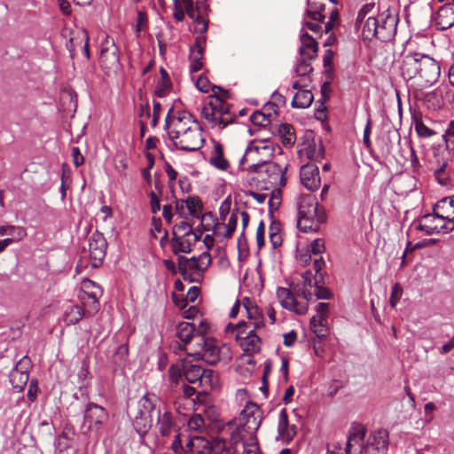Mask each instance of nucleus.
Returning <instances> with one entry per match:
<instances>
[{"label":"nucleus","mask_w":454,"mask_h":454,"mask_svg":"<svg viewBox=\"0 0 454 454\" xmlns=\"http://www.w3.org/2000/svg\"><path fill=\"white\" fill-rule=\"evenodd\" d=\"M400 70L404 80L417 79L422 87L435 83L441 74L439 63L420 52H409L403 55Z\"/></svg>","instance_id":"obj_1"},{"label":"nucleus","mask_w":454,"mask_h":454,"mask_svg":"<svg viewBox=\"0 0 454 454\" xmlns=\"http://www.w3.org/2000/svg\"><path fill=\"white\" fill-rule=\"evenodd\" d=\"M298 209V226L301 231H317L319 224L326 219V215L316 197L312 194H302L299 197L297 202Z\"/></svg>","instance_id":"obj_2"},{"label":"nucleus","mask_w":454,"mask_h":454,"mask_svg":"<svg viewBox=\"0 0 454 454\" xmlns=\"http://www.w3.org/2000/svg\"><path fill=\"white\" fill-rule=\"evenodd\" d=\"M275 152L273 143L268 139L254 140L247 146L245 154L240 160V164L251 161L248 167L249 172H262V166L269 162Z\"/></svg>","instance_id":"obj_3"},{"label":"nucleus","mask_w":454,"mask_h":454,"mask_svg":"<svg viewBox=\"0 0 454 454\" xmlns=\"http://www.w3.org/2000/svg\"><path fill=\"white\" fill-rule=\"evenodd\" d=\"M262 419V411L261 408L253 403H247L241 411L239 417V426L235 432H239L240 435L246 433L250 436L255 435V432L261 426Z\"/></svg>","instance_id":"obj_4"},{"label":"nucleus","mask_w":454,"mask_h":454,"mask_svg":"<svg viewBox=\"0 0 454 454\" xmlns=\"http://www.w3.org/2000/svg\"><path fill=\"white\" fill-rule=\"evenodd\" d=\"M417 230L425 231L427 235L434 233H449L454 230V222L446 220L444 214L435 212L421 216Z\"/></svg>","instance_id":"obj_5"},{"label":"nucleus","mask_w":454,"mask_h":454,"mask_svg":"<svg viewBox=\"0 0 454 454\" xmlns=\"http://www.w3.org/2000/svg\"><path fill=\"white\" fill-rule=\"evenodd\" d=\"M388 446V433L385 429L372 432L365 445L356 449L355 454H386Z\"/></svg>","instance_id":"obj_6"},{"label":"nucleus","mask_w":454,"mask_h":454,"mask_svg":"<svg viewBox=\"0 0 454 454\" xmlns=\"http://www.w3.org/2000/svg\"><path fill=\"white\" fill-rule=\"evenodd\" d=\"M204 141L200 125H193L189 132H184V135L175 137V139H172L176 148L185 152H196L200 150Z\"/></svg>","instance_id":"obj_7"},{"label":"nucleus","mask_w":454,"mask_h":454,"mask_svg":"<svg viewBox=\"0 0 454 454\" xmlns=\"http://www.w3.org/2000/svg\"><path fill=\"white\" fill-rule=\"evenodd\" d=\"M89 257L92 268L99 267L106 254L107 241L103 233L94 231L88 239Z\"/></svg>","instance_id":"obj_8"},{"label":"nucleus","mask_w":454,"mask_h":454,"mask_svg":"<svg viewBox=\"0 0 454 454\" xmlns=\"http://www.w3.org/2000/svg\"><path fill=\"white\" fill-rule=\"evenodd\" d=\"M107 419L108 412L105 408L95 403H88L83 412L82 429L85 432L91 431L94 427L99 429Z\"/></svg>","instance_id":"obj_9"},{"label":"nucleus","mask_w":454,"mask_h":454,"mask_svg":"<svg viewBox=\"0 0 454 454\" xmlns=\"http://www.w3.org/2000/svg\"><path fill=\"white\" fill-rule=\"evenodd\" d=\"M193 125H199L197 121L192 120V116L186 113H179L177 116H169V113L166 118V126L168 129V136L170 139H175V137L184 135V132H189Z\"/></svg>","instance_id":"obj_10"},{"label":"nucleus","mask_w":454,"mask_h":454,"mask_svg":"<svg viewBox=\"0 0 454 454\" xmlns=\"http://www.w3.org/2000/svg\"><path fill=\"white\" fill-rule=\"evenodd\" d=\"M99 63L106 74L116 72L120 67L118 48L114 44V42L113 40L110 41L108 37H106L103 43L100 51Z\"/></svg>","instance_id":"obj_11"},{"label":"nucleus","mask_w":454,"mask_h":454,"mask_svg":"<svg viewBox=\"0 0 454 454\" xmlns=\"http://www.w3.org/2000/svg\"><path fill=\"white\" fill-rule=\"evenodd\" d=\"M232 454H260L259 445L255 435H240L239 432L231 434Z\"/></svg>","instance_id":"obj_12"},{"label":"nucleus","mask_w":454,"mask_h":454,"mask_svg":"<svg viewBox=\"0 0 454 454\" xmlns=\"http://www.w3.org/2000/svg\"><path fill=\"white\" fill-rule=\"evenodd\" d=\"M29 364L30 359L28 356H23L9 374V381L12 388L17 390V392L22 391L28 381V372L27 369Z\"/></svg>","instance_id":"obj_13"},{"label":"nucleus","mask_w":454,"mask_h":454,"mask_svg":"<svg viewBox=\"0 0 454 454\" xmlns=\"http://www.w3.org/2000/svg\"><path fill=\"white\" fill-rule=\"evenodd\" d=\"M365 427L357 422H353L348 429V439L344 452L340 454H355L356 449L365 445Z\"/></svg>","instance_id":"obj_14"},{"label":"nucleus","mask_w":454,"mask_h":454,"mask_svg":"<svg viewBox=\"0 0 454 454\" xmlns=\"http://www.w3.org/2000/svg\"><path fill=\"white\" fill-rule=\"evenodd\" d=\"M379 20L377 39L382 42H388L395 35L397 18L389 12H383L380 15Z\"/></svg>","instance_id":"obj_15"},{"label":"nucleus","mask_w":454,"mask_h":454,"mask_svg":"<svg viewBox=\"0 0 454 454\" xmlns=\"http://www.w3.org/2000/svg\"><path fill=\"white\" fill-rule=\"evenodd\" d=\"M277 297L282 307L298 315H304L308 311V304L298 302L292 292L286 287L278 288Z\"/></svg>","instance_id":"obj_16"},{"label":"nucleus","mask_w":454,"mask_h":454,"mask_svg":"<svg viewBox=\"0 0 454 454\" xmlns=\"http://www.w3.org/2000/svg\"><path fill=\"white\" fill-rule=\"evenodd\" d=\"M262 168H264L263 171L266 175V177L262 178L263 181L275 187L286 185L285 172L286 170V166L282 167L281 165L270 160L264 164Z\"/></svg>","instance_id":"obj_17"},{"label":"nucleus","mask_w":454,"mask_h":454,"mask_svg":"<svg viewBox=\"0 0 454 454\" xmlns=\"http://www.w3.org/2000/svg\"><path fill=\"white\" fill-rule=\"evenodd\" d=\"M300 179L301 184L309 191H315L320 186L318 168L314 164H306L301 168Z\"/></svg>","instance_id":"obj_18"},{"label":"nucleus","mask_w":454,"mask_h":454,"mask_svg":"<svg viewBox=\"0 0 454 454\" xmlns=\"http://www.w3.org/2000/svg\"><path fill=\"white\" fill-rule=\"evenodd\" d=\"M203 341L202 353H195L193 356L198 359L204 360L207 364L214 365L221 360L223 350L218 348L212 339L201 338Z\"/></svg>","instance_id":"obj_19"},{"label":"nucleus","mask_w":454,"mask_h":454,"mask_svg":"<svg viewBox=\"0 0 454 454\" xmlns=\"http://www.w3.org/2000/svg\"><path fill=\"white\" fill-rule=\"evenodd\" d=\"M202 444V450H198L200 454H232L231 445L227 446V442L223 439L198 440Z\"/></svg>","instance_id":"obj_20"},{"label":"nucleus","mask_w":454,"mask_h":454,"mask_svg":"<svg viewBox=\"0 0 454 454\" xmlns=\"http://www.w3.org/2000/svg\"><path fill=\"white\" fill-rule=\"evenodd\" d=\"M256 329H250L245 336H236V340L246 354L253 355L261 349V339L255 334Z\"/></svg>","instance_id":"obj_21"},{"label":"nucleus","mask_w":454,"mask_h":454,"mask_svg":"<svg viewBox=\"0 0 454 454\" xmlns=\"http://www.w3.org/2000/svg\"><path fill=\"white\" fill-rule=\"evenodd\" d=\"M325 19V13L317 12V11L307 7L303 16L302 26L316 34L322 33V24L324 23Z\"/></svg>","instance_id":"obj_22"},{"label":"nucleus","mask_w":454,"mask_h":454,"mask_svg":"<svg viewBox=\"0 0 454 454\" xmlns=\"http://www.w3.org/2000/svg\"><path fill=\"white\" fill-rule=\"evenodd\" d=\"M242 305L247 312V317L251 325L252 329H259L264 325V318L258 307L249 298L245 297L242 300Z\"/></svg>","instance_id":"obj_23"},{"label":"nucleus","mask_w":454,"mask_h":454,"mask_svg":"<svg viewBox=\"0 0 454 454\" xmlns=\"http://www.w3.org/2000/svg\"><path fill=\"white\" fill-rule=\"evenodd\" d=\"M435 24L441 30L448 29L454 25V6L451 3L440 7L435 18Z\"/></svg>","instance_id":"obj_24"},{"label":"nucleus","mask_w":454,"mask_h":454,"mask_svg":"<svg viewBox=\"0 0 454 454\" xmlns=\"http://www.w3.org/2000/svg\"><path fill=\"white\" fill-rule=\"evenodd\" d=\"M301 47L299 54L301 57L315 59L317 57L318 45L316 40L307 32L301 33L300 36Z\"/></svg>","instance_id":"obj_25"},{"label":"nucleus","mask_w":454,"mask_h":454,"mask_svg":"<svg viewBox=\"0 0 454 454\" xmlns=\"http://www.w3.org/2000/svg\"><path fill=\"white\" fill-rule=\"evenodd\" d=\"M278 432L283 441L290 442L296 434V427L289 425L286 409H282L278 416Z\"/></svg>","instance_id":"obj_26"},{"label":"nucleus","mask_w":454,"mask_h":454,"mask_svg":"<svg viewBox=\"0 0 454 454\" xmlns=\"http://www.w3.org/2000/svg\"><path fill=\"white\" fill-rule=\"evenodd\" d=\"M213 103L215 106V111L221 114V118L219 119L220 129H224L233 121L234 115L230 113L228 105L219 96L214 97Z\"/></svg>","instance_id":"obj_27"},{"label":"nucleus","mask_w":454,"mask_h":454,"mask_svg":"<svg viewBox=\"0 0 454 454\" xmlns=\"http://www.w3.org/2000/svg\"><path fill=\"white\" fill-rule=\"evenodd\" d=\"M84 314L83 307L77 304H69L65 309L63 320L67 325H75L82 320Z\"/></svg>","instance_id":"obj_28"},{"label":"nucleus","mask_w":454,"mask_h":454,"mask_svg":"<svg viewBox=\"0 0 454 454\" xmlns=\"http://www.w3.org/2000/svg\"><path fill=\"white\" fill-rule=\"evenodd\" d=\"M302 278V290L301 292V296L304 298L306 301H309L313 298V294L311 292V288L314 287V281L316 279H320V277L310 270H306L301 275Z\"/></svg>","instance_id":"obj_29"},{"label":"nucleus","mask_w":454,"mask_h":454,"mask_svg":"<svg viewBox=\"0 0 454 454\" xmlns=\"http://www.w3.org/2000/svg\"><path fill=\"white\" fill-rule=\"evenodd\" d=\"M209 162L221 170H226L229 168V162L223 156V145L220 143H215Z\"/></svg>","instance_id":"obj_30"},{"label":"nucleus","mask_w":454,"mask_h":454,"mask_svg":"<svg viewBox=\"0 0 454 454\" xmlns=\"http://www.w3.org/2000/svg\"><path fill=\"white\" fill-rule=\"evenodd\" d=\"M380 22L379 18L373 16L368 17L364 20L362 28V36L364 40H372L377 38L378 35V23Z\"/></svg>","instance_id":"obj_31"},{"label":"nucleus","mask_w":454,"mask_h":454,"mask_svg":"<svg viewBox=\"0 0 454 454\" xmlns=\"http://www.w3.org/2000/svg\"><path fill=\"white\" fill-rule=\"evenodd\" d=\"M314 99L313 94L309 90H299L294 96L292 106L294 108H307L310 106Z\"/></svg>","instance_id":"obj_32"},{"label":"nucleus","mask_w":454,"mask_h":454,"mask_svg":"<svg viewBox=\"0 0 454 454\" xmlns=\"http://www.w3.org/2000/svg\"><path fill=\"white\" fill-rule=\"evenodd\" d=\"M204 368L197 364H185L183 372L185 380L191 384H198L200 386L201 375Z\"/></svg>","instance_id":"obj_33"},{"label":"nucleus","mask_w":454,"mask_h":454,"mask_svg":"<svg viewBox=\"0 0 454 454\" xmlns=\"http://www.w3.org/2000/svg\"><path fill=\"white\" fill-rule=\"evenodd\" d=\"M218 375L211 369H204L201 375L200 387L203 388L204 392L213 389L218 385Z\"/></svg>","instance_id":"obj_34"},{"label":"nucleus","mask_w":454,"mask_h":454,"mask_svg":"<svg viewBox=\"0 0 454 454\" xmlns=\"http://www.w3.org/2000/svg\"><path fill=\"white\" fill-rule=\"evenodd\" d=\"M201 114L208 121L209 123H211L212 128L218 127L220 129L219 119L221 118V114L215 111L213 100H211L207 106L203 107Z\"/></svg>","instance_id":"obj_35"},{"label":"nucleus","mask_w":454,"mask_h":454,"mask_svg":"<svg viewBox=\"0 0 454 454\" xmlns=\"http://www.w3.org/2000/svg\"><path fill=\"white\" fill-rule=\"evenodd\" d=\"M194 330L195 326L193 324L188 322H182L177 326L176 334L182 342L187 344L193 337Z\"/></svg>","instance_id":"obj_36"},{"label":"nucleus","mask_w":454,"mask_h":454,"mask_svg":"<svg viewBox=\"0 0 454 454\" xmlns=\"http://www.w3.org/2000/svg\"><path fill=\"white\" fill-rule=\"evenodd\" d=\"M155 418L160 433L163 436L169 434L172 427L170 415L168 412H164L163 415H161L160 411H157L155 412Z\"/></svg>","instance_id":"obj_37"},{"label":"nucleus","mask_w":454,"mask_h":454,"mask_svg":"<svg viewBox=\"0 0 454 454\" xmlns=\"http://www.w3.org/2000/svg\"><path fill=\"white\" fill-rule=\"evenodd\" d=\"M205 43V38L197 37L193 45L190 48V61H199L202 62L201 59L204 54V47L203 43Z\"/></svg>","instance_id":"obj_38"},{"label":"nucleus","mask_w":454,"mask_h":454,"mask_svg":"<svg viewBox=\"0 0 454 454\" xmlns=\"http://www.w3.org/2000/svg\"><path fill=\"white\" fill-rule=\"evenodd\" d=\"M279 135L282 137V142L285 145L291 146L295 142L294 129L290 124H282L278 129Z\"/></svg>","instance_id":"obj_39"},{"label":"nucleus","mask_w":454,"mask_h":454,"mask_svg":"<svg viewBox=\"0 0 454 454\" xmlns=\"http://www.w3.org/2000/svg\"><path fill=\"white\" fill-rule=\"evenodd\" d=\"M414 129L418 136L420 137L427 138L435 134V131L427 127L422 119L417 115L412 116Z\"/></svg>","instance_id":"obj_40"},{"label":"nucleus","mask_w":454,"mask_h":454,"mask_svg":"<svg viewBox=\"0 0 454 454\" xmlns=\"http://www.w3.org/2000/svg\"><path fill=\"white\" fill-rule=\"evenodd\" d=\"M311 60L312 59H309V58L300 56L298 64L294 67V73L296 76L304 77L309 75L313 71L310 63Z\"/></svg>","instance_id":"obj_41"},{"label":"nucleus","mask_w":454,"mask_h":454,"mask_svg":"<svg viewBox=\"0 0 454 454\" xmlns=\"http://www.w3.org/2000/svg\"><path fill=\"white\" fill-rule=\"evenodd\" d=\"M195 85L199 90L205 92V93L208 92L211 89L215 94L216 93V91H221L224 94H227V91L224 90L223 89H222L221 87H218V86L211 87V83H210L209 80L202 74H200L198 77Z\"/></svg>","instance_id":"obj_42"},{"label":"nucleus","mask_w":454,"mask_h":454,"mask_svg":"<svg viewBox=\"0 0 454 454\" xmlns=\"http://www.w3.org/2000/svg\"><path fill=\"white\" fill-rule=\"evenodd\" d=\"M326 320H323L322 318H317V317L314 316L310 319V328L313 333L318 338H325L327 334V328L325 327Z\"/></svg>","instance_id":"obj_43"},{"label":"nucleus","mask_w":454,"mask_h":454,"mask_svg":"<svg viewBox=\"0 0 454 454\" xmlns=\"http://www.w3.org/2000/svg\"><path fill=\"white\" fill-rule=\"evenodd\" d=\"M436 207L438 209L442 210H448L450 209V212L444 214L446 220L453 221L454 222V196L451 197H446L442 200H441L438 204L436 205Z\"/></svg>","instance_id":"obj_44"},{"label":"nucleus","mask_w":454,"mask_h":454,"mask_svg":"<svg viewBox=\"0 0 454 454\" xmlns=\"http://www.w3.org/2000/svg\"><path fill=\"white\" fill-rule=\"evenodd\" d=\"M160 403V399L155 395L146 394L144 395V409L149 410L150 418L153 419L155 417L157 405Z\"/></svg>","instance_id":"obj_45"},{"label":"nucleus","mask_w":454,"mask_h":454,"mask_svg":"<svg viewBox=\"0 0 454 454\" xmlns=\"http://www.w3.org/2000/svg\"><path fill=\"white\" fill-rule=\"evenodd\" d=\"M322 280L316 279L314 281V292H312L313 296L316 297V300H329L333 297L332 292L325 286L320 285Z\"/></svg>","instance_id":"obj_46"},{"label":"nucleus","mask_w":454,"mask_h":454,"mask_svg":"<svg viewBox=\"0 0 454 454\" xmlns=\"http://www.w3.org/2000/svg\"><path fill=\"white\" fill-rule=\"evenodd\" d=\"M193 233L192 227L185 221H180L173 228L174 237H185Z\"/></svg>","instance_id":"obj_47"},{"label":"nucleus","mask_w":454,"mask_h":454,"mask_svg":"<svg viewBox=\"0 0 454 454\" xmlns=\"http://www.w3.org/2000/svg\"><path fill=\"white\" fill-rule=\"evenodd\" d=\"M172 247L175 254L180 252L189 254L192 251L191 244L188 241L184 240L183 237H174Z\"/></svg>","instance_id":"obj_48"},{"label":"nucleus","mask_w":454,"mask_h":454,"mask_svg":"<svg viewBox=\"0 0 454 454\" xmlns=\"http://www.w3.org/2000/svg\"><path fill=\"white\" fill-rule=\"evenodd\" d=\"M186 207L188 208L190 214L197 218H200L199 211L202 207V204L200 200L198 197H189L185 200Z\"/></svg>","instance_id":"obj_49"},{"label":"nucleus","mask_w":454,"mask_h":454,"mask_svg":"<svg viewBox=\"0 0 454 454\" xmlns=\"http://www.w3.org/2000/svg\"><path fill=\"white\" fill-rule=\"evenodd\" d=\"M279 226L278 223H271L270 226V241L274 248H277L282 244V238L279 233Z\"/></svg>","instance_id":"obj_50"},{"label":"nucleus","mask_w":454,"mask_h":454,"mask_svg":"<svg viewBox=\"0 0 454 454\" xmlns=\"http://www.w3.org/2000/svg\"><path fill=\"white\" fill-rule=\"evenodd\" d=\"M250 121L257 126L266 127L270 124V116L261 111H255L250 115Z\"/></svg>","instance_id":"obj_51"},{"label":"nucleus","mask_w":454,"mask_h":454,"mask_svg":"<svg viewBox=\"0 0 454 454\" xmlns=\"http://www.w3.org/2000/svg\"><path fill=\"white\" fill-rule=\"evenodd\" d=\"M442 137L446 143L448 150L454 149V121L449 122Z\"/></svg>","instance_id":"obj_52"},{"label":"nucleus","mask_w":454,"mask_h":454,"mask_svg":"<svg viewBox=\"0 0 454 454\" xmlns=\"http://www.w3.org/2000/svg\"><path fill=\"white\" fill-rule=\"evenodd\" d=\"M188 427L192 431H200L205 427V420L200 414L192 415L188 420Z\"/></svg>","instance_id":"obj_53"},{"label":"nucleus","mask_w":454,"mask_h":454,"mask_svg":"<svg viewBox=\"0 0 454 454\" xmlns=\"http://www.w3.org/2000/svg\"><path fill=\"white\" fill-rule=\"evenodd\" d=\"M447 162L444 161L441 167L434 170V177L441 185H446L450 180V176L446 173Z\"/></svg>","instance_id":"obj_54"},{"label":"nucleus","mask_w":454,"mask_h":454,"mask_svg":"<svg viewBox=\"0 0 454 454\" xmlns=\"http://www.w3.org/2000/svg\"><path fill=\"white\" fill-rule=\"evenodd\" d=\"M307 155L312 160H321L324 156L323 145L321 144L318 146L316 144L309 145L307 150Z\"/></svg>","instance_id":"obj_55"},{"label":"nucleus","mask_w":454,"mask_h":454,"mask_svg":"<svg viewBox=\"0 0 454 454\" xmlns=\"http://www.w3.org/2000/svg\"><path fill=\"white\" fill-rule=\"evenodd\" d=\"M200 293V290L198 286H192V287H190V289L188 290V292L186 294L185 301H182L181 303H178L177 301H176V304L180 306L181 308H184L187 304V301L194 302L197 300Z\"/></svg>","instance_id":"obj_56"},{"label":"nucleus","mask_w":454,"mask_h":454,"mask_svg":"<svg viewBox=\"0 0 454 454\" xmlns=\"http://www.w3.org/2000/svg\"><path fill=\"white\" fill-rule=\"evenodd\" d=\"M238 223V215L235 212H232L229 217L228 223L226 224V231L224 233L225 239H230L234 231L236 230Z\"/></svg>","instance_id":"obj_57"},{"label":"nucleus","mask_w":454,"mask_h":454,"mask_svg":"<svg viewBox=\"0 0 454 454\" xmlns=\"http://www.w3.org/2000/svg\"><path fill=\"white\" fill-rule=\"evenodd\" d=\"M375 8L374 3H369L364 4L358 12L356 25L362 24L365 20L367 14H369Z\"/></svg>","instance_id":"obj_58"},{"label":"nucleus","mask_w":454,"mask_h":454,"mask_svg":"<svg viewBox=\"0 0 454 454\" xmlns=\"http://www.w3.org/2000/svg\"><path fill=\"white\" fill-rule=\"evenodd\" d=\"M186 434H177L172 442V450L176 454H183L184 453V437Z\"/></svg>","instance_id":"obj_59"},{"label":"nucleus","mask_w":454,"mask_h":454,"mask_svg":"<svg viewBox=\"0 0 454 454\" xmlns=\"http://www.w3.org/2000/svg\"><path fill=\"white\" fill-rule=\"evenodd\" d=\"M215 221H216V219L214 218V215L210 212L202 215V216H201V226L203 228L202 231H210L213 227H215Z\"/></svg>","instance_id":"obj_60"},{"label":"nucleus","mask_w":454,"mask_h":454,"mask_svg":"<svg viewBox=\"0 0 454 454\" xmlns=\"http://www.w3.org/2000/svg\"><path fill=\"white\" fill-rule=\"evenodd\" d=\"M184 375L183 371L178 365L172 364L168 369V377L172 383H177Z\"/></svg>","instance_id":"obj_61"},{"label":"nucleus","mask_w":454,"mask_h":454,"mask_svg":"<svg viewBox=\"0 0 454 454\" xmlns=\"http://www.w3.org/2000/svg\"><path fill=\"white\" fill-rule=\"evenodd\" d=\"M402 294L403 290L398 284H395L392 286L391 296L389 300L391 307L394 308L396 306L398 301L402 296Z\"/></svg>","instance_id":"obj_62"},{"label":"nucleus","mask_w":454,"mask_h":454,"mask_svg":"<svg viewBox=\"0 0 454 454\" xmlns=\"http://www.w3.org/2000/svg\"><path fill=\"white\" fill-rule=\"evenodd\" d=\"M325 243L321 239H316L310 244V251L313 254H321L325 252Z\"/></svg>","instance_id":"obj_63"},{"label":"nucleus","mask_w":454,"mask_h":454,"mask_svg":"<svg viewBox=\"0 0 454 454\" xmlns=\"http://www.w3.org/2000/svg\"><path fill=\"white\" fill-rule=\"evenodd\" d=\"M39 432L43 437L51 436L54 430V427L51 423L47 420L42 421L39 426Z\"/></svg>","instance_id":"obj_64"}]
</instances>
